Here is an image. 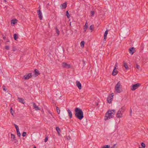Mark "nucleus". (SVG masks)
Masks as SVG:
<instances>
[{
	"label": "nucleus",
	"instance_id": "obj_1",
	"mask_svg": "<svg viewBox=\"0 0 148 148\" xmlns=\"http://www.w3.org/2000/svg\"><path fill=\"white\" fill-rule=\"evenodd\" d=\"M75 116L79 120H81L84 117L83 112L82 109L76 108L75 109Z\"/></svg>",
	"mask_w": 148,
	"mask_h": 148
},
{
	"label": "nucleus",
	"instance_id": "obj_2",
	"mask_svg": "<svg viewBox=\"0 0 148 148\" xmlns=\"http://www.w3.org/2000/svg\"><path fill=\"white\" fill-rule=\"evenodd\" d=\"M125 110V107L124 106H122L116 113V116L117 118H120L123 117V114Z\"/></svg>",
	"mask_w": 148,
	"mask_h": 148
},
{
	"label": "nucleus",
	"instance_id": "obj_3",
	"mask_svg": "<svg viewBox=\"0 0 148 148\" xmlns=\"http://www.w3.org/2000/svg\"><path fill=\"white\" fill-rule=\"evenodd\" d=\"M114 114L111 111L109 110L106 113L105 116L104 120H108L114 117Z\"/></svg>",
	"mask_w": 148,
	"mask_h": 148
},
{
	"label": "nucleus",
	"instance_id": "obj_4",
	"mask_svg": "<svg viewBox=\"0 0 148 148\" xmlns=\"http://www.w3.org/2000/svg\"><path fill=\"white\" fill-rule=\"evenodd\" d=\"M122 86L120 82L119 81L116 84L115 87V90L116 92L120 93L123 91L122 89Z\"/></svg>",
	"mask_w": 148,
	"mask_h": 148
},
{
	"label": "nucleus",
	"instance_id": "obj_5",
	"mask_svg": "<svg viewBox=\"0 0 148 148\" xmlns=\"http://www.w3.org/2000/svg\"><path fill=\"white\" fill-rule=\"evenodd\" d=\"M141 85V84L140 83H137L135 84L132 85L131 88V90L133 91L137 89Z\"/></svg>",
	"mask_w": 148,
	"mask_h": 148
},
{
	"label": "nucleus",
	"instance_id": "obj_6",
	"mask_svg": "<svg viewBox=\"0 0 148 148\" xmlns=\"http://www.w3.org/2000/svg\"><path fill=\"white\" fill-rule=\"evenodd\" d=\"M62 66L63 68L66 69H69L71 67L70 64H68L64 62L62 63Z\"/></svg>",
	"mask_w": 148,
	"mask_h": 148
},
{
	"label": "nucleus",
	"instance_id": "obj_7",
	"mask_svg": "<svg viewBox=\"0 0 148 148\" xmlns=\"http://www.w3.org/2000/svg\"><path fill=\"white\" fill-rule=\"evenodd\" d=\"M37 12L40 20H42V13L40 10V9L37 10Z\"/></svg>",
	"mask_w": 148,
	"mask_h": 148
},
{
	"label": "nucleus",
	"instance_id": "obj_8",
	"mask_svg": "<svg viewBox=\"0 0 148 148\" xmlns=\"http://www.w3.org/2000/svg\"><path fill=\"white\" fill-rule=\"evenodd\" d=\"M32 77L31 73H28L27 75H24L23 78L25 80L28 79Z\"/></svg>",
	"mask_w": 148,
	"mask_h": 148
},
{
	"label": "nucleus",
	"instance_id": "obj_9",
	"mask_svg": "<svg viewBox=\"0 0 148 148\" xmlns=\"http://www.w3.org/2000/svg\"><path fill=\"white\" fill-rule=\"evenodd\" d=\"M76 86L77 87L79 90L82 89V85L81 83L78 81H76Z\"/></svg>",
	"mask_w": 148,
	"mask_h": 148
},
{
	"label": "nucleus",
	"instance_id": "obj_10",
	"mask_svg": "<svg viewBox=\"0 0 148 148\" xmlns=\"http://www.w3.org/2000/svg\"><path fill=\"white\" fill-rule=\"evenodd\" d=\"M116 69V67H114L112 72V75L114 76L116 75L118 73V71H117L115 70Z\"/></svg>",
	"mask_w": 148,
	"mask_h": 148
},
{
	"label": "nucleus",
	"instance_id": "obj_11",
	"mask_svg": "<svg viewBox=\"0 0 148 148\" xmlns=\"http://www.w3.org/2000/svg\"><path fill=\"white\" fill-rule=\"evenodd\" d=\"M135 48L134 47H132L129 49V52L131 55H132L134 53L133 51L134 50Z\"/></svg>",
	"mask_w": 148,
	"mask_h": 148
},
{
	"label": "nucleus",
	"instance_id": "obj_12",
	"mask_svg": "<svg viewBox=\"0 0 148 148\" xmlns=\"http://www.w3.org/2000/svg\"><path fill=\"white\" fill-rule=\"evenodd\" d=\"M18 100L19 102L22 104H24L25 103V102L24 101V99L22 98L18 97Z\"/></svg>",
	"mask_w": 148,
	"mask_h": 148
},
{
	"label": "nucleus",
	"instance_id": "obj_13",
	"mask_svg": "<svg viewBox=\"0 0 148 148\" xmlns=\"http://www.w3.org/2000/svg\"><path fill=\"white\" fill-rule=\"evenodd\" d=\"M67 112L69 114V118L70 119H71L72 117V114L71 111L69 109H68Z\"/></svg>",
	"mask_w": 148,
	"mask_h": 148
},
{
	"label": "nucleus",
	"instance_id": "obj_14",
	"mask_svg": "<svg viewBox=\"0 0 148 148\" xmlns=\"http://www.w3.org/2000/svg\"><path fill=\"white\" fill-rule=\"evenodd\" d=\"M33 107H34V108L36 110H40V108L36 105L35 103H33Z\"/></svg>",
	"mask_w": 148,
	"mask_h": 148
},
{
	"label": "nucleus",
	"instance_id": "obj_15",
	"mask_svg": "<svg viewBox=\"0 0 148 148\" xmlns=\"http://www.w3.org/2000/svg\"><path fill=\"white\" fill-rule=\"evenodd\" d=\"M61 8L62 9H65L67 7V3L66 2H65L64 3H63L61 4Z\"/></svg>",
	"mask_w": 148,
	"mask_h": 148
},
{
	"label": "nucleus",
	"instance_id": "obj_16",
	"mask_svg": "<svg viewBox=\"0 0 148 148\" xmlns=\"http://www.w3.org/2000/svg\"><path fill=\"white\" fill-rule=\"evenodd\" d=\"M108 34V31L107 30H106L104 33V38L103 40L104 41H106V38H107V36Z\"/></svg>",
	"mask_w": 148,
	"mask_h": 148
},
{
	"label": "nucleus",
	"instance_id": "obj_17",
	"mask_svg": "<svg viewBox=\"0 0 148 148\" xmlns=\"http://www.w3.org/2000/svg\"><path fill=\"white\" fill-rule=\"evenodd\" d=\"M34 73H35V75L36 76H38V75H39L40 74V73H39V72L38 71V70H37L36 69H35L34 70Z\"/></svg>",
	"mask_w": 148,
	"mask_h": 148
},
{
	"label": "nucleus",
	"instance_id": "obj_18",
	"mask_svg": "<svg viewBox=\"0 0 148 148\" xmlns=\"http://www.w3.org/2000/svg\"><path fill=\"white\" fill-rule=\"evenodd\" d=\"M123 66L125 67V69L126 70H128V67L127 66V64L126 62H125L124 61V64H123Z\"/></svg>",
	"mask_w": 148,
	"mask_h": 148
},
{
	"label": "nucleus",
	"instance_id": "obj_19",
	"mask_svg": "<svg viewBox=\"0 0 148 148\" xmlns=\"http://www.w3.org/2000/svg\"><path fill=\"white\" fill-rule=\"evenodd\" d=\"M56 130L58 132V135H60V132L61 131L60 129L59 128V127H56Z\"/></svg>",
	"mask_w": 148,
	"mask_h": 148
},
{
	"label": "nucleus",
	"instance_id": "obj_20",
	"mask_svg": "<svg viewBox=\"0 0 148 148\" xmlns=\"http://www.w3.org/2000/svg\"><path fill=\"white\" fill-rule=\"evenodd\" d=\"M84 41H82L80 43V46L81 47H82V48H83L84 47Z\"/></svg>",
	"mask_w": 148,
	"mask_h": 148
},
{
	"label": "nucleus",
	"instance_id": "obj_21",
	"mask_svg": "<svg viewBox=\"0 0 148 148\" xmlns=\"http://www.w3.org/2000/svg\"><path fill=\"white\" fill-rule=\"evenodd\" d=\"M112 99V98H111V97L108 98L107 99V102L108 103H111Z\"/></svg>",
	"mask_w": 148,
	"mask_h": 148
},
{
	"label": "nucleus",
	"instance_id": "obj_22",
	"mask_svg": "<svg viewBox=\"0 0 148 148\" xmlns=\"http://www.w3.org/2000/svg\"><path fill=\"white\" fill-rule=\"evenodd\" d=\"M17 21V20L16 19L12 20L11 21V24H15L16 23Z\"/></svg>",
	"mask_w": 148,
	"mask_h": 148
},
{
	"label": "nucleus",
	"instance_id": "obj_23",
	"mask_svg": "<svg viewBox=\"0 0 148 148\" xmlns=\"http://www.w3.org/2000/svg\"><path fill=\"white\" fill-rule=\"evenodd\" d=\"M18 38V36L17 34H15L14 35V38L15 40H16Z\"/></svg>",
	"mask_w": 148,
	"mask_h": 148
},
{
	"label": "nucleus",
	"instance_id": "obj_24",
	"mask_svg": "<svg viewBox=\"0 0 148 148\" xmlns=\"http://www.w3.org/2000/svg\"><path fill=\"white\" fill-rule=\"evenodd\" d=\"M55 29L56 33L57 34V36H58L60 34V31L57 27H56Z\"/></svg>",
	"mask_w": 148,
	"mask_h": 148
},
{
	"label": "nucleus",
	"instance_id": "obj_25",
	"mask_svg": "<svg viewBox=\"0 0 148 148\" xmlns=\"http://www.w3.org/2000/svg\"><path fill=\"white\" fill-rule=\"evenodd\" d=\"M10 113L13 116L14 113V111L13 110L12 108L11 107L10 109Z\"/></svg>",
	"mask_w": 148,
	"mask_h": 148
},
{
	"label": "nucleus",
	"instance_id": "obj_26",
	"mask_svg": "<svg viewBox=\"0 0 148 148\" xmlns=\"http://www.w3.org/2000/svg\"><path fill=\"white\" fill-rule=\"evenodd\" d=\"M66 16H67L68 18H69L70 17V16L69 14L68 11H67L66 12Z\"/></svg>",
	"mask_w": 148,
	"mask_h": 148
},
{
	"label": "nucleus",
	"instance_id": "obj_27",
	"mask_svg": "<svg viewBox=\"0 0 148 148\" xmlns=\"http://www.w3.org/2000/svg\"><path fill=\"white\" fill-rule=\"evenodd\" d=\"M94 25H91L90 26V27H89V29H90V30H91V32H92V30H93V28H94Z\"/></svg>",
	"mask_w": 148,
	"mask_h": 148
},
{
	"label": "nucleus",
	"instance_id": "obj_28",
	"mask_svg": "<svg viewBox=\"0 0 148 148\" xmlns=\"http://www.w3.org/2000/svg\"><path fill=\"white\" fill-rule=\"evenodd\" d=\"M57 112L58 114H59L60 113V110L58 107H56Z\"/></svg>",
	"mask_w": 148,
	"mask_h": 148
},
{
	"label": "nucleus",
	"instance_id": "obj_29",
	"mask_svg": "<svg viewBox=\"0 0 148 148\" xmlns=\"http://www.w3.org/2000/svg\"><path fill=\"white\" fill-rule=\"evenodd\" d=\"M11 138H12L13 139V140H16V139H15V136L13 134H11Z\"/></svg>",
	"mask_w": 148,
	"mask_h": 148
},
{
	"label": "nucleus",
	"instance_id": "obj_30",
	"mask_svg": "<svg viewBox=\"0 0 148 148\" xmlns=\"http://www.w3.org/2000/svg\"><path fill=\"white\" fill-rule=\"evenodd\" d=\"M110 147V146L108 145H105L101 147L102 148H109Z\"/></svg>",
	"mask_w": 148,
	"mask_h": 148
},
{
	"label": "nucleus",
	"instance_id": "obj_31",
	"mask_svg": "<svg viewBox=\"0 0 148 148\" xmlns=\"http://www.w3.org/2000/svg\"><path fill=\"white\" fill-rule=\"evenodd\" d=\"M17 134L18 136L20 137L21 136V133L19 132V130L16 131Z\"/></svg>",
	"mask_w": 148,
	"mask_h": 148
},
{
	"label": "nucleus",
	"instance_id": "obj_32",
	"mask_svg": "<svg viewBox=\"0 0 148 148\" xmlns=\"http://www.w3.org/2000/svg\"><path fill=\"white\" fill-rule=\"evenodd\" d=\"M88 27H86L84 26L83 27V29H84V32H85L86 31Z\"/></svg>",
	"mask_w": 148,
	"mask_h": 148
},
{
	"label": "nucleus",
	"instance_id": "obj_33",
	"mask_svg": "<svg viewBox=\"0 0 148 148\" xmlns=\"http://www.w3.org/2000/svg\"><path fill=\"white\" fill-rule=\"evenodd\" d=\"M27 133L26 132H24L22 134V136L23 137H25Z\"/></svg>",
	"mask_w": 148,
	"mask_h": 148
},
{
	"label": "nucleus",
	"instance_id": "obj_34",
	"mask_svg": "<svg viewBox=\"0 0 148 148\" xmlns=\"http://www.w3.org/2000/svg\"><path fill=\"white\" fill-rule=\"evenodd\" d=\"M141 145L143 148H145V145L143 143H142Z\"/></svg>",
	"mask_w": 148,
	"mask_h": 148
},
{
	"label": "nucleus",
	"instance_id": "obj_35",
	"mask_svg": "<svg viewBox=\"0 0 148 148\" xmlns=\"http://www.w3.org/2000/svg\"><path fill=\"white\" fill-rule=\"evenodd\" d=\"M2 87L3 88V90L5 91H6L7 90V89L3 85L2 86Z\"/></svg>",
	"mask_w": 148,
	"mask_h": 148
},
{
	"label": "nucleus",
	"instance_id": "obj_36",
	"mask_svg": "<svg viewBox=\"0 0 148 148\" xmlns=\"http://www.w3.org/2000/svg\"><path fill=\"white\" fill-rule=\"evenodd\" d=\"M91 14V16L94 15L95 14V12L94 11H91L90 12Z\"/></svg>",
	"mask_w": 148,
	"mask_h": 148
},
{
	"label": "nucleus",
	"instance_id": "obj_37",
	"mask_svg": "<svg viewBox=\"0 0 148 148\" xmlns=\"http://www.w3.org/2000/svg\"><path fill=\"white\" fill-rule=\"evenodd\" d=\"M5 48L7 50H9V47L8 46H6L5 47Z\"/></svg>",
	"mask_w": 148,
	"mask_h": 148
},
{
	"label": "nucleus",
	"instance_id": "obj_38",
	"mask_svg": "<svg viewBox=\"0 0 148 148\" xmlns=\"http://www.w3.org/2000/svg\"><path fill=\"white\" fill-rule=\"evenodd\" d=\"M48 137L47 136L46 137L45 139V142H47V140H48Z\"/></svg>",
	"mask_w": 148,
	"mask_h": 148
},
{
	"label": "nucleus",
	"instance_id": "obj_39",
	"mask_svg": "<svg viewBox=\"0 0 148 148\" xmlns=\"http://www.w3.org/2000/svg\"><path fill=\"white\" fill-rule=\"evenodd\" d=\"M136 68L138 69V70H139L140 69V66L138 64H136Z\"/></svg>",
	"mask_w": 148,
	"mask_h": 148
},
{
	"label": "nucleus",
	"instance_id": "obj_40",
	"mask_svg": "<svg viewBox=\"0 0 148 148\" xmlns=\"http://www.w3.org/2000/svg\"><path fill=\"white\" fill-rule=\"evenodd\" d=\"M110 111H111L112 112H113V113L114 114H115V112H116V111L115 110H110Z\"/></svg>",
	"mask_w": 148,
	"mask_h": 148
},
{
	"label": "nucleus",
	"instance_id": "obj_41",
	"mask_svg": "<svg viewBox=\"0 0 148 148\" xmlns=\"http://www.w3.org/2000/svg\"><path fill=\"white\" fill-rule=\"evenodd\" d=\"M87 24H88V23H87V21L85 23V25L84 26L88 27V25H87Z\"/></svg>",
	"mask_w": 148,
	"mask_h": 148
},
{
	"label": "nucleus",
	"instance_id": "obj_42",
	"mask_svg": "<svg viewBox=\"0 0 148 148\" xmlns=\"http://www.w3.org/2000/svg\"><path fill=\"white\" fill-rule=\"evenodd\" d=\"M15 128H16V131H17V130H19V127H18V126H17Z\"/></svg>",
	"mask_w": 148,
	"mask_h": 148
},
{
	"label": "nucleus",
	"instance_id": "obj_43",
	"mask_svg": "<svg viewBox=\"0 0 148 148\" xmlns=\"http://www.w3.org/2000/svg\"><path fill=\"white\" fill-rule=\"evenodd\" d=\"M132 110L131 109H130V115L131 116H132Z\"/></svg>",
	"mask_w": 148,
	"mask_h": 148
},
{
	"label": "nucleus",
	"instance_id": "obj_44",
	"mask_svg": "<svg viewBox=\"0 0 148 148\" xmlns=\"http://www.w3.org/2000/svg\"><path fill=\"white\" fill-rule=\"evenodd\" d=\"M16 49H15V48H14V47L13 48V51H15L16 50Z\"/></svg>",
	"mask_w": 148,
	"mask_h": 148
},
{
	"label": "nucleus",
	"instance_id": "obj_45",
	"mask_svg": "<svg viewBox=\"0 0 148 148\" xmlns=\"http://www.w3.org/2000/svg\"><path fill=\"white\" fill-rule=\"evenodd\" d=\"M117 63H116L115 64V66L114 67H116H116L117 66Z\"/></svg>",
	"mask_w": 148,
	"mask_h": 148
},
{
	"label": "nucleus",
	"instance_id": "obj_46",
	"mask_svg": "<svg viewBox=\"0 0 148 148\" xmlns=\"http://www.w3.org/2000/svg\"><path fill=\"white\" fill-rule=\"evenodd\" d=\"M14 127H16L17 126H18L17 125H16V124H14Z\"/></svg>",
	"mask_w": 148,
	"mask_h": 148
},
{
	"label": "nucleus",
	"instance_id": "obj_47",
	"mask_svg": "<svg viewBox=\"0 0 148 148\" xmlns=\"http://www.w3.org/2000/svg\"><path fill=\"white\" fill-rule=\"evenodd\" d=\"M3 39L4 40L6 39V37H5V36H3Z\"/></svg>",
	"mask_w": 148,
	"mask_h": 148
},
{
	"label": "nucleus",
	"instance_id": "obj_48",
	"mask_svg": "<svg viewBox=\"0 0 148 148\" xmlns=\"http://www.w3.org/2000/svg\"><path fill=\"white\" fill-rule=\"evenodd\" d=\"M116 145V144H114V145H113V148H114L115 146Z\"/></svg>",
	"mask_w": 148,
	"mask_h": 148
},
{
	"label": "nucleus",
	"instance_id": "obj_49",
	"mask_svg": "<svg viewBox=\"0 0 148 148\" xmlns=\"http://www.w3.org/2000/svg\"><path fill=\"white\" fill-rule=\"evenodd\" d=\"M10 42V40H7L6 41V42L7 43V42Z\"/></svg>",
	"mask_w": 148,
	"mask_h": 148
},
{
	"label": "nucleus",
	"instance_id": "obj_50",
	"mask_svg": "<svg viewBox=\"0 0 148 148\" xmlns=\"http://www.w3.org/2000/svg\"><path fill=\"white\" fill-rule=\"evenodd\" d=\"M8 95H10V96H12V95L11 94H10L9 93H8Z\"/></svg>",
	"mask_w": 148,
	"mask_h": 148
},
{
	"label": "nucleus",
	"instance_id": "obj_51",
	"mask_svg": "<svg viewBox=\"0 0 148 148\" xmlns=\"http://www.w3.org/2000/svg\"><path fill=\"white\" fill-rule=\"evenodd\" d=\"M113 95H112L111 96V98H113Z\"/></svg>",
	"mask_w": 148,
	"mask_h": 148
},
{
	"label": "nucleus",
	"instance_id": "obj_52",
	"mask_svg": "<svg viewBox=\"0 0 148 148\" xmlns=\"http://www.w3.org/2000/svg\"><path fill=\"white\" fill-rule=\"evenodd\" d=\"M4 0V1H4V2H6V0Z\"/></svg>",
	"mask_w": 148,
	"mask_h": 148
},
{
	"label": "nucleus",
	"instance_id": "obj_53",
	"mask_svg": "<svg viewBox=\"0 0 148 148\" xmlns=\"http://www.w3.org/2000/svg\"><path fill=\"white\" fill-rule=\"evenodd\" d=\"M83 62H84V65L85 64V61H84V60H83Z\"/></svg>",
	"mask_w": 148,
	"mask_h": 148
},
{
	"label": "nucleus",
	"instance_id": "obj_54",
	"mask_svg": "<svg viewBox=\"0 0 148 148\" xmlns=\"http://www.w3.org/2000/svg\"><path fill=\"white\" fill-rule=\"evenodd\" d=\"M39 8V9H40V8H40V6H39V8Z\"/></svg>",
	"mask_w": 148,
	"mask_h": 148
},
{
	"label": "nucleus",
	"instance_id": "obj_55",
	"mask_svg": "<svg viewBox=\"0 0 148 148\" xmlns=\"http://www.w3.org/2000/svg\"><path fill=\"white\" fill-rule=\"evenodd\" d=\"M49 114H50L51 116H52V114L51 113H49Z\"/></svg>",
	"mask_w": 148,
	"mask_h": 148
},
{
	"label": "nucleus",
	"instance_id": "obj_56",
	"mask_svg": "<svg viewBox=\"0 0 148 148\" xmlns=\"http://www.w3.org/2000/svg\"><path fill=\"white\" fill-rule=\"evenodd\" d=\"M33 148H36V146H34V147Z\"/></svg>",
	"mask_w": 148,
	"mask_h": 148
},
{
	"label": "nucleus",
	"instance_id": "obj_57",
	"mask_svg": "<svg viewBox=\"0 0 148 148\" xmlns=\"http://www.w3.org/2000/svg\"><path fill=\"white\" fill-rule=\"evenodd\" d=\"M139 148H143V147H139Z\"/></svg>",
	"mask_w": 148,
	"mask_h": 148
}]
</instances>
